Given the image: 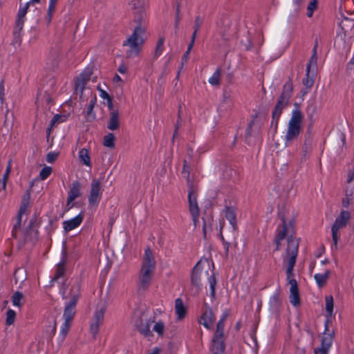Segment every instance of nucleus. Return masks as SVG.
Listing matches in <instances>:
<instances>
[{"label":"nucleus","instance_id":"nucleus-1","mask_svg":"<svg viewBox=\"0 0 354 354\" xmlns=\"http://www.w3.org/2000/svg\"><path fill=\"white\" fill-rule=\"evenodd\" d=\"M156 269V261L152 251L149 248L145 250L142 267L139 273L140 288L147 290L151 281Z\"/></svg>","mask_w":354,"mask_h":354},{"label":"nucleus","instance_id":"nucleus-2","mask_svg":"<svg viewBox=\"0 0 354 354\" xmlns=\"http://www.w3.org/2000/svg\"><path fill=\"white\" fill-rule=\"evenodd\" d=\"M288 245L286 248V255L283 259V263L287 265L286 276L288 284L291 283L292 281H296L292 278L293 269L296 263L297 257L299 250V239L290 235L288 237Z\"/></svg>","mask_w":354,"mask_h":354},{"label":"nucleus","instance_id":"nucleus-3","mask_svg":"<svg viewBox=\"0 0 354 354\" xmlns=\"http://www.w3.org/2000/svg\"><path fill=\"white\" fill-rule=\"evenodd\" d=\"M292 91L293 85L292 82L289 80L283 85V91L279 97L277 104H275L272 113V126L274 125L275 130L277 129L279 118L283 112V110L288 104L289 100L292 96Z\"/></svg>","mask_w":354,"mask_h":354},{"label":"nucleus","instance_id":"nucleus-4","mask_svg":"<svg viewBox=\"0 0 354 354\" xmlns=\"http://www.w3.org/2000/svg\"><path fill=\"white\" fill-rule=\"evenodd\" d=\"M145 32V28L138 26L135 28L132 35L124 41L123 46L129 47V49L127 51V57L136 56L139 54L141 46L144 43L143 35Z\"/></svg>","mask_w":354,"mask_h":354},{"label":"nucleus","instance_id":"nucleus-5","mask_svg":"<svg viewBox=\"0 0 354 354\" xmlns=\"http://www.w3.org/2000/svg\"><path fill=\"white\" fill-rule=\"evenodd\" d=\"M80 295V284L75 282L71 287L69 297L70 301L66 305L63 317L64 321L71 322L75 314V306Z\"/></svg>","mask_w":354,"mask_h":354},{"label":"nucleus","instance_id":"nucleus-6","mask_svg":"<svg viewBox=\"0 0 354 354\" xmlns=\"http://www.w3.org/2000/svg\"><path fill=\"white\" fill-rule=\"evenodd\" d=\"M30 194L29 191H27L26 194L23 196L21 199V202L20 204V207L18 211V213L14 219L15 223L12 226V239H17L18 237V232L21 229V223H22V218L24 215L28 214V209L29 207V203H30Z\"/></svg>","mask_w":354,"mask_h":354},{"label":"nucleus","instance_id":"nucleus-7","mask_svg":"<svg viewBox=\"0 0 354 354\" xmlns=\"http://www.w3.org/2000/svg\"><path fill=\"white\" fill-rule=\"evenodd\" d=\"M187 187H188V203L189 211L192 216L194 224L196 225L198 221L200 209L197 203V188L192 180H189V174H187Z\"/></svg>","mask_w":354,"mask_h":354},{"label":"nucleus","instance_id":"nucleus-8","mask_svg":"<svg viewBox=\"0 0 354 354\" xmlns=\"http://www.w3.org/2000/svg\"><path fill=\"white\" fill-rule=\"evenodd\" d=\"M224 326L223 321H218L216 329L212 339L210 351L212 354H225V345L224 343Z\"/></svg>","mask_w":354,"mask_h":354},{"label":"nucleus","instance_id":"nucleus-9","mask_svg":"<svg viewBox=\"0 0 354 354\" xmlns=\"http://www.w3.org/2000/svg\"><path fill=\"white\" fill-rule=\"evenodd\" d=\"M328 323L329 321L326 320L325 322V330L322 336L321 345L314 350L315 354H328L332 346L335 332L333 330H329Z\"/></svg>","mask_w":354,"mask_h":354},{"label":"nucleus","instance_id":"nucleus-10","mask_svg":"<svg viewBox=\"0 0 354 354\" xmlns=\"http://www.w3.org/2000/svg\"><path fill=\"white\" fill-rule=\"evenodd\" d=\"M351 217L350 212L348 211H342L337 217L334 224L332 226V237L333 241V246L337 248V242L339 240L338 231L346 227L348 221Z\"/></svg>","mask_w":354,"mask_h":354},{"label":"nucleus","instance_id":"nucleus-11","mask_svg":"<svg viewBox=\"0 0 354 354\" xmlns=\"http://www.w3.org/2000/svg\"><path fill=\"white\" fill-rule=\"evenodd\" d=\"M101 183L96 178H93L91 185L90 194L88 196V203L90 205H97L101 198Z\"/></svg>","mask_w":354,"mask_h":354},{"label":"nucleus","instance_id":"nucleus-12","mask_svg":"<svg viewBox=\"0 0 354 354\" xmlns=\"http://www.w3.org/2000/svg\"><path fill=\"white\" fill-rule=\"evenodd\" d=\"M92 71L89 68L85 69L76 79L75 84V93L82 97L86 84L89 81Z\"/></svg>","mask_w":354,"mask_h":354},{"label":"nucleus","instance_id":"nucleus-13","mask_svg":"<svg viewBox=\"0 0 354 354\" xmlns=\"http://www.w3.org/2000/svg\"><path fill=\"white\" fill-rule=\"evenodd\" d=\"M30 2H28L25 4L24 7L19 8L17 14V19L15 22V26L13 31V34L15 38H19L20 32L23 29L25 16L27 13L28 9L29 8V5Z\"/></svg>","mask_w":354,"mask_h":354},{"label":"nucleus","instance_id":"nucleus-14","mask_svg":"<svg viewBox=\"0 0 354 354\" xmlns=\"http://www.w3.org/2000/svg\"><path fill=\"white\" fill-rule=\"evenodd\" d=\"M104 313L105 308L102 307L100 309L96 310L94 314L93 321L90 326V332L93 339L96 338L99 331V328L103 322Z\"/></svg>","mask_w":354,"mask_h":354},{"label":"nucleus","instance_id":"nucleus-15","mask_svg":"<svg viewBox=\"0 0 354 354\" xmlns=\"http://www.w3.org/2000/svg\"><path fill=\"white\" fill-rule=\"evenodd\" d=\"M204 306L205 309L203 310L199 323L203 325L206 328L211 329L212 324L215 320V317L209 305L205 302Z\"/></svg>","mask_w":354,"mask_h":354},{"label":"nucleus","instance_id":"nucleus-16","mask_svg":"<svg viewBox=\"0 0 354 354\" xmlns=\"http://www.w3.org/2000/svg\"><path fill=\"white\" fill-rule=\"evenodd\" d=\"M225 217L227 220L229 221L230 224L231 225L232 228V239H235V236L236 234V230H237V223H236V214L234 212V209L232 207H226L225 210Z\"/></svg>","mask_w":354,"mask_h":354},{"label":"nucleus","instance_id":"nucleus-17","mask_svg":"<svg viewBox=\"0 0 354 354\" xmlns=\"http://www.w3.org/2000/svg\"><path fill=\"white\" fill-rule=\"evenodd\" d=\"M151 323L150 319L143 320L142 319H140L136 322L135 326L140 334L149 338L153 336V333L150 330Z\"/></svg>","mask_w":354,"mask_h":354},{"label":"nucleus","instance_id":"nucleus-18","mask_svg":"<svg viewBox=\"0 0 354 354\" xmlns=\"http://www.w3.org/2000/svg\"><path fill=\"white\" fill-rule=\"evenodd\" d=\"M301 127L288 124V130L285 138V145L288 147L297 138L301 131Z\"/></svg>","mask_w":354,"mask_h":354},{"label":"nucleus","instance_id":"nucleus-19","mask_svg":"<svg viewBox=\"0 0 354 354\" xmlns=\"http://www.w3.org/2000/svg\"><path fill=\"white\" fill-rule=\"evenodd\" d=\"M83 219H84V214L81 212L75 217H74L70 220L64 221L63 222L64 230L66 232H68L69 231H71L73 229H75L82 223Z\"/></svg>","mask_w":354,"mask_h":354},{"label":"nucleus","instance_id":"nucleus-20","mask_svg":"<svg viewBox=\"0 0 354 354\" xmlns=\"http://www.w3.org/2000/svg\"><path fill=\"white\" fill-rule=\"evenodd\" d=\"M120 127V114L119 111H112L109 113V120L107 128L111 131H115Z\"/></svg>","mask_w":354,"mask_h":354},{"label":"nucleus","instance_id":"nucleus-21","mask_svg":"<svg viewBox=\"0 0 354 354\" xmlns=\"http://www.w3.org/2000/svg\"><path fill=\"white\" fill-rule=\"evenodd\" d=\"M81 185L79 181L75 180L73 182L71 187L68 192V197L69 202H73L77 198L80 196Z\"/></svg>","mask_w":354,"mask_h":354},{"label":"nucleus","instance_id":"nucleus-22","mask_svg":"<svg viewBox=\"0 0 354 354\" xmlns=\"http://www.w3.org/2000/svg\"><path fill=\"white\" fill-rule=\"evenodd\" d=\"M295 106L297 108L292 111V116L290 120L288 122V124L292 125V126H297V127H301V123L303 118V115L298 108V104H295Z\"/></svg>","mask_w":354,"mask_h":354},{"label":"nucleus","instance_id":"nucleus-23","mask_svg":"<svg viewBox=\"0 0 354 354\" xmlns=\"http://www.w3.org/2000/svg\"><path fill=\"white\" fill-rule=\"evenodd\" d=\"M343 207H348L350 204L354 203V187H347L345 189V196L342 201Z\"/></svg>","mask_w":354,"mask_h":354},{"label":"nucleus","instance_id":"nucleus-24","mask_svg":"<svg viewBox=\"0 0 354 354\" xmlns=\"http://www.w3.org/2000/svg\"><path fill=\"white\" fill-rule=\"evenodd\" d=\"M175 310L178 319H183L187 314V309L180 298L175 300Z\"/></svg>","mask_w":354,"mask_h":354},{"label":"nucleus","instance_id":"nucleus-25","mask_svg":"<svg viewBox=\"0 0 354 354\" xmlns=\"http://www.w3.org/2000/svg\"><path fill=\"white\" fill-rule=\"evenodd\" d=\"M96 96H93L92 99L89 102V104L87 107V110L86 111L85 118L86 121L92 122L95 118V114L93 112V108L96 103Z\"/></svg>","mask_w":354,"mask_h":354},{"label":"nucleus","instance_id":"nucleus-26","mask_svg":"<svg viewBox=\"0 0 354 354\" xmlns=\"http://www.w3.org/2000/svg\"><path fill=\"white\" fill-rule=\"evenodd\" d=\"M315 70L309 71V67H306V78L303 80V84L307 88H310L314 84V77L315 75Z\"/></svg>","mask_w":354,"mask_h":354},{"label":"nucleus","instance_id":"nucleus-27","mask_svg":"<svg viewBox=\"0 0 354 354\" xmlns=\"http://www.w3.org/2000/svg\"><path fill=\"white\" fill-rule=\"evenodd\" d=\"M281 304L280 294L275 292L270 299V306L273 310H278Z\"/></svg>","mask_w":354,"mask_h":354},{"label":"nucleus","instance_id":"nucleus-28","mask_svg":"<svg viewBox=\"0 0 354 354\" xmlns=\"http://www.w3.org/2000/svg\"><path fill=\"white\" fill-rule=\"evenodd\" d=\"M198 263L193 268L192 272V283L196 288L200 286V270L198 268Z\"/></svg>","mask_w":354,"mask_h":354},{"label":"nucleus","instance_id":"nucleus-29","mask_svg":"<svg viewBox=\"0 0 354 354\" xmlns=\"http://www.w3.org/2000/svg\"><path fill=\"white\" fill-rule=\"evenodd\" d=\"M79 158L80 161L85 165L91 167V159L88 151L83 148L79 152Z\"/></svg>","mask_w":354,"mask_h":354},{"label":"nucleus","instance_id":"nucleus-30","mask_svg":"<svg viewBox=\"0 0 354 354\" xmlns=\"http://www.w3.org/2000/svg\"><path fill=\"white\" fill-rule=\"evenodd\" d=\"M329 274V270H326L323 274L318 273L315 274L314 277L319 287H322L325 285Z\"/></svg>","mask_w":354,"mask_h":354},{"label":"nucleus","instance_id":"nucleus-31","mask_svg":"<svg viewBox=\"0 0 354 354\" xmlns=\"http://www.w3.org/2000/svg\"><path fill=\"white\" fill-rule=\"evenodd\" d=\"M221 76V70L220 68H218L216 71L213 73V75L209 77L208 82L212 86H219L220 80Z\"/></svg>","mask_w":354,"mask_h":354},{"label":"nucleus","instance_id":"nucleus-32","mask_svg":"<svg viewBox=\"0 0 354 354\" xmlns=\"http://www.w3.org/2000/svg\"><path fill=\"white\" fill-rule=\"evenodd\" d=\"M65 273L64 262L62 261L57 265V268L52 281H57L60 277H63Z\"/></svg>","mask_w":354,"mask_h":354},{"label":"nucleus","instance_id":"nucleus-33","mask_svg":"<svg viewBox=\"0 0 354 354\" xmlns=\"http://www.w3.org/2000/svg\"><path fill=\"white\" fill-rule=\"evenodd\" d=\"M115 137L112 133H109L104 137L103 145L109 148L115 147Z\"/></svg>","mask_w":354,"mask_h":354},{"label":"nucleus","instance_id":"nucleus-34","mask_svg":"<svg viewBox=\"0 0 354 354\" xmlns=\"http://www.w3.org/2000/svg\"><path fill=\"white\" fill-rule=\"evenodd\" d=\"M232 92L231 89H224L223 93V103L226 104L230 106L232 104Z\"/></svg>","mask_w":354,"mask_h":354},{"label":"nucleus","instance_id":"nucleus-35","mask_svg":"<svg viewBox=\"0 0 354 354\" xmlns=\"http://www.w3.org/2000/svg\"><path fill=\"white\" fill-rule=\"evenodd\" d=\"M325 301L327 315L331 317L333 312V298L332 296H326L325 297Z\"/></svg>","mask_w":354,"mask_h":354},{"label":"nucleus","instance_id":"nucleus-36","mask_svg":"<svg viewBox=\"0 0 354 354\" xmlns=\"http://www.w3.org/2000/svg\"><path fill=\"white\" fill-rule=\"evenodd\" d=\"M204 18L200 17L199 15L196 16L194 20V32L192 33L193 37H196L197 32L201 28L202 24H203Z\"/></svg>","mask_w":354,"mask_h":354},{"label":"nucleus","instance_id":"nucleus-37","mask_svg":"<svg viewBox=\"0 0 354 354\" xmlns=\"http://www.w3.org/2000/svg\"><path fill=\"white\" fill-rule=\"evenodd\" d=\"M208 281L210 286V296L212 299H214L216 293V286L217 283L214 274H212L211 276L209 277Z\"/></svg>","mask_w":354,"mask_h":354},{"label":"nucleus","instance_id":"nucleus-38","mask_svg":"<svg viewBox=\"0 0 354 354\" xmlns=\"http://www.w3.org/2000/svg\"><path fill=\"white\" fill-rule=\"evenodd\" d=\"M23 294L19 291L15 292L12 296V302L15 306L21 307V299H23Z\"/></svg>","mask_w":354,"mask_h":354},{"label":"nucleus","instance_id":"nucleus-39","mask_svg":"<svg viewBox=\"0 0 354 354\" xmlns=\"http://www.w3.org/2000/svg\"><path fill=\"white\" fill-rule=\"evenodd\" d=\"M16 317V313L12 310L8 309L6 312V324L8 326H10L14 324Z\"/></svg>","mask_w":354,"mask_h":354},{"label":"nucleus","instance_id":"nucleus-40","mask_svg":"<svg viewBox=\"0 0 354 354\" xmlns=\"http://www.w3.org/2000/svg\"><path fill=\"white\" fill-rule=\"evenodd\" d=\"M311 143L312 140L309 136L305 139L302 147V156L304 157H306L307 153L311 150Z\"/></svg>","mask_w":354,"mask_h":354},{"label":"nucleus","instance_id":"nucleus-41","mask_svg":"<svg viewBox=\"0 0 354 354\" xmlns=\"http://www.w3.org/2000/svg\"><path fill=\"white\" fill-rule=\"evenodd\" d=\"M283 221V225L281 230H279L278 232L275 236L274 239H277L278 240H283L285 237L286 236L287 234V228H286V224L284 218L282 219Z\"/></svg>","mask_w":354,"mask_h":354},{"label":"nucleus","instance_id":"nucleus-42","mask_svg":"<svg viewBox=\"0 0 354 354\" xmlns=\"http://www.w3.org/2000/svg\"><path fill=\"white\" fill-rule=\"evenodd\" d=\"M317 0H310L307 7V16L311 17L314 11L317 8Z\"/></svg>","mask_w":354,"mask_h":354},{"label":"nucleus","instance_id":"nucleus-43","mask_svg":"<svg viewBox=\"0 0 354 354\" xmlns=\"http://www.w3.org/2000/svg\"><path fill=\"white\" fill-rule=\"evenodd\" d=\"M164 41L165 40H164L163 37H160L158 40V42H157V44H156V50H155V53H154V57L155 58H157L158 57H159L162 54V53L163 51Z\"/></svg>","mask_w":354,"mask_h":354},{"label":"nucleus","instance_id":"nucleus-44","mask_svg":"<svg viewBox=\"0 0 354 354\" xmlns=\"http://www.w3.org/2000/svg\"><path fill=\"white\" fill-rule=\"evenodd\" d=\"M290 302L294 306H297L300 305V297L299 292H290Z\"/></svg>","mask_w":354,"mask_h":354},{"label":"nucleus","instance_id":"nucleus-45","mask_svg":"<svg viewBox=\"0 0 354 354\" xmlns=\"http://www.w3.org/2000/svg\"><path fill=\"white\" fill-rule=\"evenodd\" d=\"M52 168L48 166H45L39 173V178L41 180H46L51 174Z\"/></svg>","mask_w":354,"mask_h":354},{"label":"nucleus","instance_id":"nucleus-46","mask_svg":"<svg viewBox=\"0 0 354 354\" xmlns=\"http://www.w3.org/2000/svg\"><path fill=\"white\" fill-rule=\"evenodd\" d=\"M231 237H232V234L228 237L229 241H226L225 239V238L223 237V236L222 234V232H221V239L222 242H223V248H224L225 254L226 257L228 255L229 247H230V245L231 244V241L234 240V239H232Z\"/></svg>","mask_w":354,"mask_h":354},{"label":"nucleus","instance_id":"nucleus-47","mask_svg":"<svg viewBox=\"0 0 354 354\" xmlns=\"http://www.w3.org/2000/svg\"><path fill=\"white\" fill-rule=\"evenodd\" d=\"M10 169H11V167H10V161L9 163H8V167L6 168V172L3 174V178L1 179V183L2 184V189H4V190L6 188V183H7V180H8V176H9Z\"/></svg>","mask_w":354,"mask_h":354},{"label":"nucleus","instance_id":"nucleus-48","mask_svg":"<svg viewBox=\"0 0 354 354\" xmlns=\"http://www.w3.org/2000/svg\"><path fill=\"white\" fill-rule=\"evenodd\" d=\"M165 329V325L163 322H158L153 326V330L156 332L160 336H162Z\"/></svg>","mask_w":354,"mask_h":354},{"label":"nucleus","instance_id":"nucleus-49","mask_svg":"<svg viewBox=\"0 0 354 354\" xmlns=\"http://www.w3.org/2000/svg\"><path fill=\"white\" fill-rule=\"evenodd\" d=\"M63 116L61 115H59V114H56L51 120L50 121V127L48 128L47 131L48 132V133H50V129L52 128V127H53L56 123H59L60 122H62L63 120Z\"/></svg>","mask_w":354,"mask_h":354},{"label":"nucleus","instance_id":"nucleus-50","mask_svg":"<svg viewBox=\"0 0 354 354\" xmlns=\"http://www.w3.org/2000/svg\"><path fill=\"white\" fill-rule=\"evenodd\" d=\"M35 222H36L35 218H32L30 221L28 226L26 232V234H24V243L30 241L29 237H28V234L32 230V228L34 226V224Z\"/></svg>","mask_w":354,"mask_h":354},{"label":"nucleus","instance_id":"nucleus-51","mask_svg":"<svg viewBox=\"0 0 354 354\" xmlns=\"http://www.w3.org/2000/svg\"><path fill=\"white\" fill-rule=\"evenodd\" d=\"M317 63V56L315 55H312L308 64L306 67H309V71H311V68L313 67V69H316Z\"/></svg>","mask_w":354,"mask_h":354},{"label":"nucleus","instance_id":"nucleus-52","mask_svg":"<svg viewBox=\"0 0 354 354\" xmlns=\"http://www.w3.org/2000/svg\"><path fill=\"white\" fill-rule=\"evenodd\" d=\"M70 328V322L64 321V322L62 324V328H61V335L63 336V338L66 337L67 335L68 330Z\"/></svg>","mask_w":354,"mask_h":354},{"label":"nucleus","instance_id":"nucleus-53","mask_svg":"<svg viewBox=\"0 0 354 354\" xmlns=\"http://www.w3.org/2000/svg\"><path fill=\"white\" fill-rule=\"evenodd\" d=\"M180 4L177 5L176 9V16H175V24L174 27L175 29L177 30L178 28V24L180 20Z\"/></svg>","mask_w":354,"mask_h":354},{"label":"nucleus","instance_id":"nucleus-54","mask_svg":"<svg viewBox=\"0 0 354 354\" xmlns=\"http://www.w3.org/2000/svg\"><path fill=\"white\" fill-rule=\"evenodd\" d=\"M58 153L55 152H50L46 156V161L48 162H53L57 158Z\"/></svg>","mask_w":354,"mask_h":354},{"label":"nucleus","instance_id":"nucleus-55","mask_svg":"<svg viewBox=\"0 0 354 354\" xmlns=\"http://www.w3.org/2000/svg\"><path fill=\"white\" fill-rule=\"evenodd\" d=\"M55 10V8L48 7L46 15V21L48 24L50 23L52 20V17Z\"/></svg>","mask_w":354,"mask_h":354},{"label":"nucleus","instance_id":"nucleus-56","mask_svg":"<svg viewBox=\"0 0 354 354\" xmlns=\"http://www.w3.org/2000/svg\"><path fill=\"white\" fill-rule=\"evenodd\" d=\"M290 292H299L298 284H297V281H292L291 283H290Z\"/></svg>","mask_w":354,"mask_h":354},{"label":"nucleus","instance_id":"nucleus-57","mask_svg":"<svg viewBox=\"0 0 354 354\" xmlns=\"http://www.w3.org/2000/svg\"><path fill=\"white\" fill-rule=\"evenodd\" d=\"M0 101L1 103L3 104L4 102V86H3V80H1L0 82Z\"/></svg>","mask_w":354,"mask_h":354},{"label":"nucleus","instance_id":"nucleus-58","mask_svg":"<svg viewBox=\"0 0 354 354\" xmlns=\"http://www.w3.org/2000/svg\"><path fill=\"white\" fill-rule=\"evenodd\" d=\"M182 174L187 179V174H189V171L188 170V165H187V161L185 160L183 162V167ZM189 180H191L189 178Z\"/></svg>","mask_w":354,"mask_h":354},{"label":"nucleus","instance_id":"nucleus-59","mask_svg":"<svg viewBox=\"0 0 354 354\" xmlns=\"http://www.w3.org/2000/svg\"><path fill=\"white\" fill-rule=\"evenodd\" d=\"M254 124V120H252L249 124H248V127L246 129V132H245V138L248 139V137H250L251 136V132H252V125Z\"/></svg>","mask_w":354,"mask_h":354},{"label":"nucleus","instance_id":"nucleus-60","mask_svg":"<svg viewBox=\"0 0 354 354\" xmlns=\"http://www.w3.org/2000/svg\"><path fill=\"white\" fill-rule=\"evenodd\" d=\"M180 110L178 111V119L177 120V122H176V128H175V130H174V136H173V139H172V141H174V138L175 136H176L177 134V131H178V127H179V125H180Z\"/></svg>","mask_w":354,"mask_h":354},{"label":"nucleus","instance_id":"nucleus-61","mask_svg":"<svg viewBox=\"0 0 354 354\" xmlns=\"http://www.w3.org/2000/svg\"><path fill=\"white\" fill-rule=\"evenodd\" d=\"M196 37H193V35H192L191 41H190L189 44L188 45L187 49L186 50V54H189L190 50H192V48L194 44Z\"/></svg>","mask_w":354,"mask_h":354},{"label":"nucleus","instance_id":"nucleus-62","mask_svg":"<svg viewBox=\"0 0 354 354\" xmlns=\"http://www.w3.org/2000/svg\"><path fill=\"white\" fill-rule=\"evenodd\" d=\"M354 180V171L349 170L348 173L347 183L350 184Z\"/></svg>","mask_w":354,"mask_h":354},{"label":"nucleus","instance_id":"nucleus-63","mask_svg":"<svg viewBox=\"0 0 354 354\" xmlns=\"http://www.w3.org/2000/svg\"><path fill=\"white\" fill-rule=\"evenodd\" d=\"M56 326H57L56 321L53 320V321L52 328H51L50 331V336H54L55 335V334L56 333Z\"/></svg>","mask_w":354,"mask_h":354},{"label":"nucleus","instance_id":"nucleus-64","mask_svg":"<svg viewBox=\"0 0 354 354\" xmlns=\"http://www.w3.org/2000/svg\"><path fill=\"white\" fill-rule=\"evenodd\" d=\"M100 96H101V97H102L103 99H105L106 100L111 97L109 95V93L106 91H104V90H101L100 91Z\"/></svg>","mask_w":354,"mask_h":354}]
</instances>
